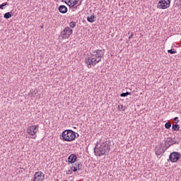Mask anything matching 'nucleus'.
Returning a JSON list of instances; mask_svg holds the SVG:
<instances>
[{
    "label": "nucleus",
    "instance_id": "obj_1",
    "mask_svg": "<svg viewBox=\"0 0 181 181\" xmlns=\"http://www.w3.org/2000/svg\"><path fill=\"white\" fill-rule=\"evenodd\" d=\"M105 49H95L90 52V55L85 59V63L87 64L88 69H91L92 66H95L101 62V59L104 58Z\"/></svg>",
    "mask_w": 181,
    "mask_h": 181
},
{
    "label": "nucleus",
    "instance_id": "obj_2",
    "mask_svg": "<svg viewBox=\"0 0 181 181\" xmlns=\"http://www.w3.org/2000/svg\"><path fill=\"white\" fill-rule=\"evenodd\" d=\"M111 149V144L108 141H105L100 144V146L97 148L95 147V153H98V156H103V155H108Z\"/></svg>",
    "mask_w": 181,
    "mask_h": 181
},
{
    "label": "nucleus",
    "instance_id": "obj_3",
    "mask_svg": "<svg viewBox=\"0 0 181 181\" xmlns=\"http://www.w3.org/2000/svg\"><path fill=\"white\" fill-rule=\"evenodd\" d=\"M62 139L65 142H71L76 139V133L71 129H66L62 132Z\"/></svg>",
    "mask_w": 181,
    "mask_h": 181
},
{
    "label": "nucleus",
    "instance_id": "obj_4",
    "mask_svg": "<svg viewBox=\"0 0 181 181\" xmlns=\"http://www.w3.org/2000/svg\"><path fill=\"white\" fill-rule=\"evenodd\" d=\"M73 33V29H70V27H66L63 31L61 32L62 39H69L70 35Z\"/></svg>",
    "mask_w": 181,
    "mask_h": 181
},
{
    "label": "nucleus",
    "instance_id": "obj_5",
    "mask_svg": "<svg viewBox=\"0 0 181 181\" xmlns=\"http://www.w3.org/2000/svg\"><path fill=\"white\" fill-rule=\"evenodd\" d=\"M157 6L159 9H168L170 6V0H160Z\"/></svg>",
    "mask_w": 181,
    "mask_h": 181
},
{
    "label": "nucleus",
    "instance_id": "obj_6",
    "mask_svg": "<svg viewBox=\"0 0 181 181\" xmlns=\"http://www.w3.org/2000/svg\"><path fill=\"white\" fill-rule=\"evenodd\" d=\"M175 137L172 138V137H168L167 138L166 140H164V144L161 143L160 144V147L161 148H165V149H169L173 145V139H175Z\"/></svg>",
    "mask_w": 181,
    "mask_h": 181
},
{
    "label": "nucleus",
    "instance_id": "obj_7",
    "mask_svg": "<svg viewBox=\"0 0 181 181\" xmlns=\"http://www.w3.org/2000/svg\"><path fill=\"white\" fill-rule=\"evenodd\" d=\"M181 154L179 152L174 151L171 153L169 156V160L173 163H175V162H177L179 159H180Z\"/></svg>",
    "mask_w": 181,
    "mask_h": 181
},
{
    "label": "nucleus",
    "instance_id": "obj_8",
    "mask_svg": "<svg viewBox=\"0 0 181 181\" xmlns=\"http://www.w3.org/2000/svg\"><path fill=\"white\" fill-rule=\"evenodd\" d=\"M38 128L39 125L30 126L27 129V132L28 134H30L31 136H35L37 133Z\"/></svg>",
    "mask_w": 181,
    "mask_h": 181
},
{
    "label": "nucleus",
    "instance_id": "obj_9",
    "mask_svg": "<svg viewBox=\"0 0 181 181\" xmlns=\"http://www.w3.org/2000/svg\"><path fill=\"white\" fill-rule=\"evenodd\" d=\"M45 180V173L42 171L36 172L34 175L33 181H42Z\"/></svg>",
    "mask_w": 181,
    "mask_h": 181
},
{
    "label": "nucleus",
    "instance_id": "obj_10",
    "mask_svg": "<svg viewBox=\"0 0 181 181\" xmlns=\"http://www.w3.org/2000/svg\"><path fill=\"white\" fill-rule=\"evenodd\" d=\"M71 169L73 170V172H77V170H83V164H81V162L77 161L72 165Z\"/></svg>",
    "mask_w": 181,
    "mask_h": 181
},
{
    "label": "nucleus",
    "instance_id": "obj_11",
    "mask_svg": "<svg viewBox=\"0 0 181 181\" xmlns=\"http://www.w3.org/2000/svg\"><path fill=\"white\" fill-rule=\"evenodd\" d=\"M166 149H167L166 148L161 147L160 144V147H156V148L155 149L156 155L157 156H159L163 153H165V151H166Z\"/></svg>",
    "mask_w": 181,
    "mask_h": 181
},
{
    "label": "nucleus",
    "instance_id": "obj_12",
    "mask_svg": "<svg viewBox=\"0 0 181 181\" xmlns=\"http://www.w3.org/2000/svg\"><path fill=\"white\" fill-rule=\"evenodd\" d=\"M76 160H77V156H76V154H71L68 157L69 163H75Z\"/></svg>",
    "mask_w": 181,
    "mask_h": 181
},
{
    "label": "nucleus",
    "instance_id": "obj_13",
    "mask_svg": "<svg viewBox=\"0 0 181 181\" xmlns=\"http://www.w3.org/2000/svg\"><path fill=\"white\" fill-rule=\"evenodd\" d=\"M58 11L60 12V13H67V11H69V9L66 6L61 5L59 6Z\"/></svg>",
    "mask_w": 181,
    "mask_h": 181
},
{
    "label": "nucleus",
    "instance_id": "obj_14",
    "mask_svg": "<svg viewBox=\"0 0 181 181\" xmlns=\"http://www.w3.org/2000/svg\"><path fill=\"white\" fill-rule=\"evenodd\" d=\"M94 19H95V16H94V14L87 17L88 22H90V23H93V22H95V20Z\"/></svg>",
    "mask_w": 181,
    "mask_h": 181
},
{
    "label": "nucleus",
    "instance_id": "obj_15",
    "mask_svg": "<svg viewBox=\"0 0 181 181\" xmlns=\"http://www.w3.org/2000/svg\"><path fill=\"white\" fill-rule=\"evenodd\" d=\"M180 129V127L177 124H173L172 126L173 131H179Z\"/></svg>",
    "mask_w": 181,
    "mask_h": 181
},
{
    "label": "nucleus",
    "instance_id": "obj_16",
    "mask_svg": "<svg viewBox=\"0 0 181 181\" xmlns=\"http://www.w3.org/2000/svg\"><path fill=\"white\" fill-rule=\"evenodd\" d=\"M78 1L80 0H72V3H71V4H69L70 8H74V6H76V5H77V4H78Z\"/></svg>",
    "mask_w": 181,
    "mask_h": 181
},
{
    "label": "nucleus",
    "instance_id": "obj_17",
    "mask_svg": "<svg viewBox=\"0 0 181 181\" xmlns=\"http://www.w3.org/2000/svg\"><path fill=\"white\" fill-rule=\"evenodd\" d=\"M4 18L5 19H9V18H12V14H11V12H7L4 14Z\"/></svg>",
    "mask_w": 181,
    "mask_h": 181
},
{
    "label": "nucleus",
    "instance_id": "obj_18",
    "mask_svg": "<svg viewBox=\"0 0 181 181\" xmlns=\"http://www.w3.org/2000/svg\"><path fill=\"white\" fill-rule=\"evenodd\" d=\"M171 127H172V124L170 122H168L165 124V129H170Z\"/></svg>",
    "mask_w": 181,
    "mask_h": 181
},
{
    "label": "nucleus",
    "instance_id": "obj_19",
    "mask_svg": "<svg viewBox=\"0 0 181 181\" xmlns=\"http://www.w3.org/2000/svg\"><path fill=\"white\" fill-rule=\"evenodd\" d=\"M168 53H170V54H176L177 51H176L175 49H171L168 50Z\"/></svg>",
    "mask_w": 181,
    "mask_h": 181
},
{
    "label": "nucleus",
    "instance_id": "obj_20",
    "mask_svg": "<svg viewBox=\"0 0 181 181\" xmlns=\"http://www.w3.org/2000/svg\"><path fill=\"white\" fill-rule=\"evenodd\" d=\"M128 95H131V92H126L120 94V97H128Z\"/></svg>",
    "mask_w": 181,
    "mask_h": 181
},
{
    "label": "nucleus",
    "instance_id": "obj_21",
    "mask_svg": "<svg viewBox=\"0 0 181 181\" xmlns=\"http://www.w3.org/2000/svg\"><path fill=\"white\" fill-rule=\"evenodd\" d=\"M76 23L74 21H71V23H69L70 28H76Z\"/></svg>",
    "mask_w": 181,
    "mask_h": 181
},
{
    "label": "nucleus",
    "instance_id": "obj_22",
    "mask_svg": "<svg viewBox=\"0 0 181 181\" xmlns=\"http://www.w3.org/2000/svg\"><path fill=\"white\" fill-rule=\"evenodd\" d=\"M64 1H65V4H67V5H69V6H70V5H71V4H72L73 0H64Z\"/></svg>",
    "mask_w": 181,
    "mask_h": 181
},
{
    "label": "nucleus",
    "instance_id": "obj_23",
    "mask_svg": "<svg viewBox=\"0 0 181 181\" xmlns=\"http://www.w3.org/2000/svg\"><path fill=\"white\" fill-rule=\"evenodd\" d=\"M8 6V3H3L2 4L0 5V9H4V6Z\"/></svg>",
    "mask_w": 181,
    "mask_h": 181
},
{
    "label": "nucleus",
    "instance_id": "obj_24",
    "mask_svg": "<svg viewBox=\"0 0 181 181\" xmlns=\"http://www.w3.org/2000/svg\"><path fill=\"white\" fill-rule=\"evenodd\" d=\"M118 108H119V111H121V110H122V111H125V107H124V105H119L118 106Z\"/></svg>",
    "mask_w": 181,
    "mask_h": 181
},
{
    "label": "nucleus",
    "instance_id": "obj_25",
    "mask_svg": "<svg viewBox=\"0 0 181 181\" xmlns=\"http://www.w3.org/2000/svg\"><path fill=\"white\" fill-rule=\"evenodd\" d=\"M174 122H175V124H178L179 123V117H175Z\"/></svg>",
    "mask_w": 181,
    "mask_h": 181
},
{
    "label": "nucleus",
    "instance_id": "obj_26",
    "mask_svg": "<svg viewBox=\"0 0 181 181\" xmlns=\"http://www.w3.org/2000/svg\"><path fill=\"white\" fill-rule=\"evenodd\" d=\"M173 145H179V141L173 140Z\"/></svg>",
    "mask_w": 181,
    "mask_h": 181
},
{
    "label": "nucleus",
    "instance_id": "obj_27",
    "mask_svg": "<svg viewBox=\"0 0 181 181\" xmlns=\"http://www.w3.org/2000/svg\"><path fill=\"white\" fill-rule=\"evenodd\" d=\"M66 175H71V170L66 171Z\"/></svg>",
    "mask_w": 181,
    "mask_h": 181
},
{
    "label": "nucleus",
    "instance_id": "obj_28",
    "mask_svg": "<svg viewBox=\"0 0 181 181\" xmlns=\"http://www.w3.org/2000/svg\"><path fill=\"white\" fill-rule=\"evenodd\" d=\"M134 37V33H132L129 37V40Z\"/></svg>",
    "mask_w": 181,
    "mask_h": 181
},
{
    "label": "nucleus",
    "instance_id": "obj_29",
    "mask_svg": "<svg viewBox=\"0 0 181 181\" xmlns=\"http://www.w3.org/2000/svg\"><path fill=\"white\" fill-rule=\"evenodd\" d=\"M177 5H178V6H181V0H179V1H178Z\"/></svg>",
    "mask_w": 181,
    "mask_h": 181
},
{
    "label": "nucleus",
    "instance_id": "obj_30",
    "mask_svg": "<svg viewBox=\"0 0 181 181\" xmlns=\"http://www.w3.org/2000/svg\"><path fill=\"white\" fill-rule=\"evenodd\" d=\"M81 2H83L82 0L80 1L79 4H78V6H80V5H81Z\"/></svg>",
    "mask_w": 181,
    "mask_h": 181
},
{
    "label": "nucleus",
    "instance_id": "obj_31",
    "mask_svg": "<svg viewBox=\"0 0 181 181\" xmlns=\"http://www.w3.org/2000/svg\"><path fill=\"white\" fill-rule=\"evenodd\" d=\"M78 6H74V9H77Z\"/></svg>",
    "mask_w": 181,
    "mask_h": 181
},
{
    "label": "nucleus",
    "instance_id": "obj_32",
    "mask_svg": "<svg viewBox=\"0 0 181 181\" xmlns=\"http://www.w3.org/2000/svg\"><path fill=\"white\" fill-rule=\"evenodd\" d=\"M34 139H35V138H36V136H35V137H33Z\"/></svg>",
    "mask_w": 181,
    "mask_h": 181
}]
</instances>
